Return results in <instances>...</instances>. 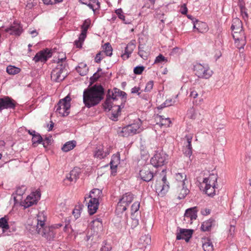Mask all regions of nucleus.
I'll return each instance as SVG.
<instances>
[{
  "mask_svg": "<svg viewBox=\"0 0 251 251\" xmlns=\"http://www.w3.org/2000/svg\"><path fill=\"white\" fill-rule=\"evenodd\" d=\"M71 100L69 95L60 100L55 107V113L62 117L68 116L70 113Z\"/></svg>",
  "mask_w": 251,
  "mask_h": 251,
  "instance_id": "nucleus-5",
  "label": "nucleus"
},
{
  "mask_svg": "<svg viewBox=\"0 0 251 251\" xmlns=\"http://www.w3.org/2000/svg\"><path fill=\"white\" fill-rule=\"evenodd\" d=\"M186 175L184 173H177L176 175V180L179 183V185H185L186 182H187Z\"/></svg>",
  "mask_w": 251,
  "mask_h": 251,
  "instance_id": "nucleus-34",
  "label": "nucleus"
},
{
  "mask_svg": "<svg viewBox=\"0 0 251 251\" xmlns=\"http://www.w3.org/2000/svg\"><path fill=\"white\" fill-rule=\"evenodd\" d=\"M151 237L149 235H144L142 236L139 241V245L140 248H146L147 246L151 244Z\"/></svg>",
  "mask_w": 251,
  "mask_h": 251,
  "instance_id": "nucleus-27",
  "label": "nucleus"
},
{
  "mask_svg": "<svg viewBox=\"0 0 251 251\" xmlns=\"http://www.w3.org/2000/svg\"><path fill=\"white\" fill-rule=\"evenodd\" d=\"M103 58V53L102 52H99L95 57V61L96 63H100Z\"/></svg>",
  "mask_w": 251,
  "mask_h": 251,
  "instance_id": "nucleus-54",
  "label": "nucleus"
},
{
  "mask_svg": "<svg viewBox=\"0 0 251 251\" xmlns=\"http://www.w3.org/2000/svg\"><path fill=\"white\" fill-rule=\"evenodd\" d=\"M86 33L87 32H84L83 30L81 31V33L79 36L78 40L75 41V45L76 47H81V42H82L86 38Z\"/></svg>",
  "mask_w": 251,
  "mask_h": 251,
  "instance_id": "nucleus-41",
  "label": "nucleus"
},
{
  "mask_svg": "<svg viewBox=\"0 0 251 251\" xmlns=\"http://www.w3.org/2000/svg\"><path fill=\"white\" fill-rule=\"evenodd\" d=\"M5 31L10 34L20 35L22 33V29L19 24L14 23L9 28H7Z\"/></svg>",
  "mask_w": 251,
  "mask_h": 251,
  "instance_id": "nucleus-22",
  "label": "nucleus"
},
{
  "mask_svg": "<svg viewBox=\"0 0 251 251\" xmlns=\"http://www.w3.org/2000/svg\"><path fill=\"white\" fill-rule=\"evenodd\" d=\"M124 105L121 104L120 105H114L111 110H112V114L110 119L114 121L118 120V117L121 114V109L124 108Z\"/></svg>",
  "mask_w": 251,
  "mask_h": 251,
  "instance_id": "nucleus-26",
  "label": "nucleus"
},
{
  "mask_svg": "<svg viewBox=\"0 0 251 251\" xmlns=\"http://www.w3.org/2000/svg\"><path fill=\"white\" fill-rule=\"evenodd\" d=\"M118 134L121 136L127 137L136 133L132 128V126L128 125L123 128L120 127L118 130Z\"/></svg>",
  "mask_w": 251,
  "mask_h": 251,
  "instance_id": "nucleus-18",
  "label": "nucleus"
},
{
  "mask_svg": "<svg viewBox=\"0 0 251 251\" xmlns=\"http://www.w3.org/2000/svg\"><path fill=\"white\" fill-rule=\"evenodd\" d=\"M175 100H173L172 99H167L165 100V101L164 102V106H170L171 105H172L175 103Z\"/></svg>",
  "mask_w": 251,
  "mask_h": 251,
  "instance_id": "nucleus-59",
  "label": "nucleus"
},
{
  "mask_svg": "<svg viewBox=\"0 0 251 251\" xmlns=\"http://www.w3.org/2000/svg\"><path fill=\"white\" fill-rule=\"evenodd\" d=\"M167 62V59L166 58H165L164 56H163L162 54H159L158 56H157L155 60L154 61V63H161L162 62Z\"/></svg>",
  "mask_w": 251,
  "mask_h": 251,
  "instance_id": "nucleus-52",
  "label": "nucleus"
},
{
  "mask_svg": "<svg viewBox=\"0 0 251 251\" xmlns=\"http://www.w3.org/2000/svg\"><path fill=\"white\" fill-rule=\"evenodd\" d=\"M109 153L107 149L104 151L103 147L100 146L97 147L94 152V156L99 159H102L105 157Z\"/></svg>",
  "mask_w": 251,
  "mask_h": 251,
  "instance_id": "nucleus-23",
  "label": "nucleus"
},
{
  "mask_svg": "<svg viewBox=\"0 0 251 251\" xmlns=\"http://www.w3.org/2000/svg\"><path fill=\"white\" fill-rule=\"evenodd\" d=\"M89 2L93 5V8L90 9L94 12H95L96 9L100 8V3L99 2L98 0H89Z\"/></svg>",
  "mask_w": 251,
  "mask_h": 251,
  "instance_id": "nucleus-47",
  "label": "nucleus"
},
{
  "mask_svg": "<svg viewBox=\"0 0 251 251\" xmlns=\"http://www.w3.org/2000/svg\"><path fill=\"white\" fill-rule=\"evenodd\" d=\"M185 138L187 140V145H186V147L185 148H189V149H191L192 150V147L191 145V142L192 140V136L190 135H186Z\"/></svg>",
  "mask_w": 251,
  "mask_h": 251,
  "instance_id": "nucleus-51",
  "label": "nucleus"
},
{
  "mask_svg": "<svg viewBox=\"0 0 251 251\" xmlns=\"http://www.w3.org/2000/svg\"><path fill=\"white\" fill-rule=\"evenodd\" d=\"M183 151L184 154L186 156L190 157L192 154V150L191 149H189V148H184Z\"/></svg>",
  "mask_w": 251,
  "mask_h": 251,
  "instance_id": "nucleus-58",
  "label": "nucleus"
},
{
  "mask_svg": "<svg viewBox=\"0 0 251 251\" xmlns=\"http://www.w3.org/2000/svg\"><path fill=\"white\" fill-rule=\"evenodd\" d=\"M47 220V217L43 212H39L37 218L32 221L31 228L29 229L32 232L37 230L38 229H42L46 226L45 222Z\"/></svg>",
  "mask_w": 251,
  "mask_h": 251,
  "instance_id": "nucleus-9",
  "label": "nucleus"
},
{
  "mask_svg": "<svg viewBox=\"0 0 251 251\" xmlns=\"http://www.w3.org/2000/svg\"><path fill=\"white\" fill-rule=\"evenodd\" d=\"M133 195L131 193H126L123 195L117 204L116 210L119 212H123L127 209V206L133 201Z\"/></svg>",
  "mask_w": 251,
  "mask_h": 251,
  "instance_id": "nucleus-8",
  "label": "nucleus"
},
{
  "mask_svg": "<svg viewBox=\"0 0 251 251\" xmlns=\"http://www.w3.org/2000/svg\"><path fill=\"white\" fill-rule=\"evenodd\" d=\"M150 50L145 44H139L138 46V55L143 59L147 60L150 54Z\"/></svg>",
  "mask_w": 251,
  "mask_h": 251,
  "instance_id": "nucleus-21",
  "label": "nucleus"
},
{
  "mask_svg": "<svg viewBox=\"0 0 251 251\" xmlns=\"http://www.w3.org/2000/svg\"><path fill=\"white\" fill-rule=\"evenodd\" d=\"M51 141L50 138L46 137L44 140H42L43 146L46 148L51 144Z\"/></svg>",
  "mask_w": 251,
  "mask_h": 251,
  "instance_id": "nucleus-57",
  "label": "nucleus"
},
{
  "mask_svg": "<svg viewBox=\"0 0 251 251\" xmlns=\"http://www.w3.org/2000/svg\"><path fill=\"white\" fill-rule=\"evenodd\" d=\"M193 27L194 28L197 29L198 32L203 33L207 31L208 28L206 24L204 22L199 21L197 20L193 21Z\"/></svg>",
  "mask_w": 251,
  "mask_h": 251,
  "instance_id": "nucleus-25",
  "label": "nucleus"
},
{
  "mask_svg": "<svg viewBox=\"0 0 251 251\" xmlns=\"http://www.w3.org/2000/svg\"><path fill=\"white\" fill-rule=\"evenodd\" d=\"M82 208L80 206H76L73 211V215L75 219H77L80 215L81 210Z\"/></svg>",
  "mask_w": 251,
  "mask_h": 251,
  "instance_id": "nucleus-48",
  "label": "nucleus"
},
{
  "mask_svg": "<svg viewBox=\"0 0 251 251\" xmlns=\"http://www.w3.org/2000/svg\"><path fill=\"white\" fill-rule=\"evenodd\" d=\"M103 88L100 85H95L84 90L83 99L85 105L90 108L98 104L103 99Z\"/></svg>",
  "mask_w": 251,
  "mask_h": 251,
  "instance_id": "nucleus-1",
  "label": "nucleus"
},
{
  "mask_svg": "<svg viewBox=\"0 0 251 251\" xmlns=\"http://www.w3.org/2000/svg\"><path fill=\"white\" fill-rule=\"evenodd\" d=\"M118 134L121 136L127 137L136 133L132 128V126L128 125L123 128L120 127L118 130Z\"/></svg>",
  "mask_w": 251,
  "mask_h": 251,
  "instance_id": "nucleus-19",
  "label": "nucleus"
},
{
  "mask_svg": "<svg viewBox=\"0 0 251 251\" xmlns=\"http://www.w3.org/2000/svg\"><path fill=\"white\" fill-rule=\"evenodd\" d=\"M135 41L132 40L127 45L125 50V53L122 55L124 59H128L136 47Z\"/></svg>",
  "mask_w": 251,
  "mask_h": 251,
  "instance_id": "nucleus-24",
  "label": "nucleus"
},
{
  "mask_svg": "<svg viewBox=\"0 0 251 251\" xmlns=\"http://www.w3.org/2000/svg\"><path fill=\"white\" fill-rule=\"evenodd\" d=\"M141 125H142L141 121L139 119H138L135 121V123H134L132 124H130L129 125L132 126V128L134 130L135 133L137 134V133H140L142 130V128H141Z\"/></svg>",
  "mask_w": 251,
  "mask_h": 251,
  "instance_id": "nucleus-38",
  "label": "nucleus"
},
{
  "mask_svg": "<svg viewBox=\"0 0 251 251\" xmlns=\"http://www.w3.org/2000/svg\"><path fill=\"white\" fill-rule=\"evenodd\" d=\"M168 159V155L164 151H158L151 159V163L156 168L161 167L167 163Z\"/></svg>",
  "mask_w": 251,
  "mask_h": 251,
  "instance_id": "nucleus-6",
  "label": "nucleus"
},
{
  "mask_svg": "<svg viewBox=\"0 0 251 251\" xmlns=\"http://www.w3.org/2000/svg\"><path fill=\"white\" fill-rule=\"evenodd\" d=\"M31 195H32L35 198H36V201H38L40 199L41 197V194L39 191H36L35 192L32 193L31 194Z\"/></svg>",
  "mask_w": 251,
  "mask_h": 251,
  "instance_id": "nucleus-63",
  "label": "nucleus"
},
{
  "mask_svg": "<svg viewBox=\"0 0 251 251\" xmlns=\"http://www.w3.org/2000/svg\"><path fill=\"white\" fill-rule=\"evenodd\" d=\"M16 101L8 96L0 98V112L4 109H15Z\"/></svg>",
  "mask_w": 251,
  "mask_h": 251,
  "instance_id": "nucleus-10",
  "label": "nucleus"
},
{
  "mask_svg": "<svg viewBox=\"0 0 251 251\" xmlns=\"http://www.w3.org/2000/svg\"><path fill=\"white\" fill-rule=\"evenodd\" d=\"M100 76V75L98 73V72H96L90 78V79L92 81L95 82L97 81Z\"/></svg>",
  "mask_w": 251,
  "mask_h": 251,
  "instance_id": "nucleus-61",
  "label": "nucleus"
},
{
  "mask_svg": "<svg viewBox=\"0 0 251 251\" xmlns=\"http://www.w3.org/2000/svg\"><path fill=\"white\" fill-rule=\"evenodd\" d=\"M190 97H192L193 98H196L198 96V92L193 88H191Z\"/></svg>",
  "mask_w": 251,
  "mask_h": 251,
  "instance_id": "nucleus-60",
  "label": "nucleus"
},
{
  "mask_svg": "<svg viewBox=\"0 0 251 251\" xmlns=\"http://www.w3.org/2000/svg\"><path fill=\"white\" fill-rule=\"evenodd\" d=\"M162 183H157L155 185L156 191L161 194H165L169 189V183L167 181L166 176H164L161 179Z\"/></svg>",
  "mask_w": 251,
  "mask_h": 251,
  "instance_id": "nucleus-15",
  "label": "nucleus"
},
{
  "mask_svg": "<svg viewBox=\"0 0 251 251\" xmlns=\"http://www.w3.org/2000/svg\"><path fill=\"white\" fill-rule=\"evenodd\" d=\"M87 204L88 211L90 215H92L95 214L98 209L99 201L96 198L90 199Z\"/></svg>",
  "mask_w": 251,
  "mask_h": 251,
  "instance_id": "nucleus-16",
  "label": "nucleus"
},
{
  "mask_svg": "<svg viewBox=\"0 0 251 251\" xmlns=\"http://www.w3.org/2000/svg\"><path fill=\"white\" fill-rule=\"evenodd\" d=\"M110 94L111 91L110 90H108V93L106 95V99L104 103L103 104V108L105 110L107 109L108 111H110L113 107V106H112V100L113 99L111 97Z\"/></svg>",
  "mask_w": 251,
  "mask_h": 251,
  "instance_id": "nucleus-29",
  "label": "nucleus"
},
{
  "mask_svg": "<svg viewBox=\"0 0 251 251\" xmlns=\"http://www.w3.org/2000/svg\"><path fill=\"white\" fill-rule=\"evenodd\" d=\"M192 230L190 229L179 228V232L176 233V239H184L188 242L191 238Z\"/></svg>",
  "mask_w": 251,
  "mask_h": 251,
  "instance_id": "nucleus-14",
  "label": "nucleus"
},
{
  "mask_svg": "<svg viewBox=\"0 0 251 251\" xmlns=\"http://www.w3.org/2000/svg\"><path fill=\"white\" fill-rule=\"evenodd\" d=\"M119 154H114L111 158L110 161V167L112 170H115L120 163Z\"/></svg>",
  "mask_w": 251,
  "mask_h": 251,
  "instance_id": "nucleus-31",
  "label": "nucleus"
},
{
  "mask_svg": "<svg viewBox=\"0 0 251 251\" xmlns=\"http://www.w3.org/2000/svg\"><path fill=\"white\" fill-rule=\"evenodd\" d=\"M115 12L117 14V15L118 16L119 18L122 20L123 21H125V16L123 15V11L121 9H117L116 11H115Z\"/></svg>",
  "mask_w": 251,
  "mask_h": 251,
  "instance_id": "nucleus-56",
  "label": "nucleus"
},
{
  "mask_svg": "<svg viewBox=\"0 0 251 251\" xmlns=\"http://www.w3.org/2000/svg\"><path fill=\"white\" fill-rule=\"evenodd\" d=\"M102 196V191L99 189H93L90 192L88 197H85V201H87V199L96 198L99 201L100 199Z\"/></svg>",
  "mask_w": 251,
  "mask_h": 251,
  "instance_id": "nucleus-28",
  "label": "nucleus"
},
{
  "mask_svg": "<svg viewBox=\"0 0 251 251\" xmlns=\"http://www.w3.org/2000/svg\"><path fill=\"white\" fill-rule=\"evenodd\" d=\"M140 207V203L138 201H136L133 203L131 205V214H133L138 211Z\"/></svg>",
  "mask_w": 251,
  "mask_h": 251,
  "instance_id": "nucleus-49",
  "label": "nucleus"
},
{
  "mask_svg": "<svg viewBox=\"0 0 251 251\" xmlns=\"http://www.w3.org/2000/svg\"><path fill=\"white\" fill-rule=\"evenodd\" d=\"M111 97L113 100H118V97L121 98L122 101H125L126 99V94L117 88H114L111 91Z\"/></svg>",
  "mask_w": 251,
  "mask_h": 251,
  "instance_id": "nucleus-20",
  "label": "nucleus"
},
{
  "mask_svg": "<svg viewBox=\"0 0 251 251\" xmlns=\"http://www.w3.org/2000/svg\"><path fill=\"white\" fill-rule=\"evenodd\" d=\"M32 233L33 234L38 233L40 234L48 240L53 239L55 236V233L51 226H45L42 229H38Z\"/></svg>",
  "mask_w": 251,
  "mask_h": 251,
  "instance_id": "nucleus-11",
  "label": "nucleus"
},
{
  "mask_svg": "<svg viewBox=\"0 0 251 251\" xmlns=\"http://www.w3.org/2000/svg\"><path fill=\"white\" fill-rule=\"evenodd\" d=\"M142 179L145 181H150L153 177V173L150 170L148 165L144 166L139 173Z\"/></svg>",
  "mask_w": 251,
  "mask_h": 251,
  "instance_id": "nucleus-13",
  "label": "nucleus"
},
{
  "mask_svg": "<svg viewBox=\"0 0 251 251\" xmlns=\"http://www.w3.org/2000/svg\"><path fill=\"white\" fill-rule=\"evenodd\" d=\"M214 223V220L210 219L203 222L201 226V229L203 231H209Z\"/></svg>",
  "mask_w": 251,
  "mask_h": 251,
  "instance_id": "nucleus-30",
  "label": "nucleus"
},
{
  "mask_svg": "<svg viewBox=\"0 0 251 251\" xmlns=\"http://www.w3.org/2000/svg\"><path fill=\"white\" fill-rule=\"evenodd\" d=\"M76 70L81 76H84L87 74L88 72V68L85 63H81L76 68Z\"/></svg>",
  "mask_w": 251,
  "mask_h": 251,
  "instance_id": "nucleus-32",
  "label": "nucleus"
},
{
  "mask_svg": "<svg viewBox=\"0 0 251 251\" xmlns=\"http://www.w3.org/2000/svg\"><path fill=\"white\" fill-rule=\"evenodd\" d=\"M36 198L32 195L28 196L25 200L24 206L25 208L30 207L37 203Z\"/></svg>",
  "mask_w": 251,
  "mask_h": 251,
  "instance_id": "nucleus-33",
  "label": "nucleus"
},
{
  "mask_svg": "<svg viewBox=\"0 0 251 251\" xmlns=\"http://www.w3.org/2000/svg\"><path fill=\"white\" fill-rule=\"evenodd\" d=\"M66 58L65 57L58 59L56 66L51 72V79L55 82H60L64 79L68 73L67 65L65 63Z\"/></svg>",
  "mask_w": 251,
  "mask_h": 251,
  "instance_id": "nucleus-2",
  "label": "nucleus"
},
{
  "mask_svg": "<svg viewBox=\"0 0 251 251\" xmlns=\"http://www.w3.org/2000/svg\"><path fill=\"white\" fill-rule=\"evenodd\" d=\"M194 70L196 75L201 78L208 79L213 74V71L208 65L197 64L194 66Z\"/></svg>",
  "mask_w": 251,
  "mask_h": 251,
  "instance_id": "nucleus-7",
  "label": "nucleus"
},
{
  "mask_svg": "<svg viewBox=\"0 0 251 251\" xmlns=\"http://www.w3.org/2000/svg\"><path fill=\"white\" fill-rule=\"evenodd\" d=\"M51 52L48 49L40 51L33 57V60L35 62H45L48 58L51 57Z\"/></svg>",
  "mask_w": 251,
  "mask_h": 251,
  "instance_id": "nucleus-12",
  "label": "nucleus"
},
{
  "mask_svg": "<svg viewBox=\"0 0 251 251\" xmlns=\"http://www.w3.org/2000/svg\"><path fill=\"white\" fill-rule=\"evenodd\" d=\"M0 228H2L3 232L5 231L9 228L8 224V219L6 216L0 218Z\"/></svg>",
  "mask_w": 251,
  "mask_h": 251,
  "instance_id": "nucleus-37",
  "label": "nucleus"
},
{
  "mask_svg": "<svg viewBox=\"0 0 251 251\" xmlns=\"http://www.w3.org/2000/svg\"><path fill=\"white\" fill-rule=\"evenodd\" d=\"M180 191L178 198L179 199H183L189 192V190L186 188L185 185H179Z\"/></svg>",
  "mask_w": 251,
  "mask_h": 251,
  "instance_id": "nucleus-40",
  "label": "nucleus"
},
{
  "mask_svg": "<svg viewBox=\"0 0 251 251\" xmlns=\"http://www.w3.org/2000/svg\"><path fill=\"white\" fill-rule=\"evenodd\" d=\"M89 0H79V2L83 4L87 5L90 8H93V5L89 3Z\"/></svg>",
  "mask_w": 251,
  "mask_h": 251,
  "instance_id": "nucleus-64",
  "label": "nucleus"
},
{
  "mask_svg": "<svg viewBox=\"0 0 251 251\" xmlns=\"http://www.w3.org/2000/svg\"><path fill=\"white\" fill-rule=\"evenodd\" d=\"M42 137L39 133L33 134V136L32 137V139L33 145L40 143L42 142Z\"/></svg>",
  "mask_w": 251,
  "mask_h": 251,
  "instance_id": "nucleus-45",
  "label": "nucleus"
},
{
  "mask_svg": "<svg viewBox=\"0 0 251 251\" xmlns=\"http://www.w3.org/2000/svg\"><path fill=\"white\" fill-rule=\"evenodd\" d=\"M197 207H193L187 209L185 211V218H188V222H190V224H192L193 221L196 220L197 217Z\"/></svg>",
  "mask_w": 251,
  "mask_h": 251,
  "instance_id": "nucleus-17",
  "label": "nucleus"
},
{
  "mask_svg": "<svg viewBox=\"0 0 251 251\" xmlns=\"http://www.w3.org/2000/svg\"><path fill=\"white\" fill-rule=\"evenodd\" d=\"M217 180V176L213 174H210L208 177L203 178L201 187L204 188V191L207 195L213 196L215 194Z\"/></svg>",
  "mask_w": 251,
  "mask_h": 251,
  "instance_id": "nucleus-4",
  "label": "nucleus"
},
{
  "mask_svg": "<svg viewBox=\"0 0 251 251\" xmlns=\"http://www.w3.org/2000/svg\"><path fill=\"white\" fill-rule=\"evenodd\" d=\"M104 51L102 52L106 55L110 56L112 54V48L109 43H106L104 45Z\"/></svg>",
  "mask_w": 251,
  "mask_h": 251,
  "instance_id": "nucleus-44",
  "label": "nucleus"
},
{
  "mask_svg": "<svg viewBox=\"0 0 251 251\" xmlns=\"http://www.w3.org/2000/svg\"><path fill=\"white\" fill-rule=\"evenodd\" d=\"M231 29L233 38L236 40H240L242 46L246 44V36L243 30L242 22L239 19H233Z\"/></svg>",
  "mask_w": 251,
  "mask_h": 251,
  "instance_id": "nucleus-3",
  "label": "nucleus"
},
{
  "mask_svg": "<svg viewBox=\"0 0 251 251\" xmlns=\"http://www.w3.org/2000/svg\"><path fill=\"white\" fill-rule=\"evenodd\" d=\"M234 39L235 41V44L236 45V47L239 49H243L244 46L245 45V44L242 46L241 43V41H240V40H236L235 39Z\"/></svg>",
  "mask_w": 251,
  "mask_h": 251,
  "instance_id": "nucleus-62",
  "label": "nucleus"
},
{
  "mask_svg": "<svg viewBox=\"0 0 251 251\" xmlns=\"http://www.w3.org/2000/svg\"><path fill=\"white\" fill-rule=\"evenodd\" d=\"M76 146L75 141H70L66 142L62 147V150L64 152H68L73 150Z\"/></svg>",
  "mask_w": 251,
  "mask_h": 251,
  "instance_id": "nucleus-36",
  "label": "nucleus"
},
{
  "mask_svg": "<svg viewBox=\"0 0 251 251\" xmlns=\"http://www.w3.org/2000/svg\"><path fill=\"white\" fill-rule=\"evenodd\" d=\"M45 4H53L57 2H60L63 0H42Z\"/></svg>",
  "mask_w": 251,
  "mask_h": 251,
  "instance_id": "nucleus-55",
  "label": "nucleus"
},
{
  "mask_svg": "<svg viewBox=\"0 0 251 251\" xmlns=\"http://www.w3.org/2000/svg\"><path fill=\"white\" fill-rule=\"evenodd\" d=\"M159 117L160 120L159 125H160V126H170L171 124V121L169 118H165L163 116H159Z\"/></svg>",
  "mask_w": 251,
  "mask_h": 251,
  "instance_id": "nucleus-43",
  "label": "nucleus"
},
{
  "mask_svg": "<svg viewBox=\"0 0 251 251\" xmlns=\"http://www.w3.org/2000/svg\"><path fill=\"white\" fill-rule=\"evenodd\" d=\"M202 248L204 251H213V246L211 241L208 239H205L202 243Z\"/></svg>",
  "mask_w": 251,
  "mask_h": 251,
  "instance_id": "nucleus-39",
  "label": "nucleus"
},
{
  "mask_svg": "<svg viewBox=\"0 0 251 251\" xmlns=\"http://www.w3.org/2000/svg\"><path fill=\"white\" fill-rule=\"evenodd\" d=\"M144 69L143 66H137L134 69V73L136 75L141 74Z\"/></svg>",
  "mask_w": 251,
  "mask_h": 251,
  "instance_id": "nucleus-53",
  "label": "nucleus"
},
{
  "mask_svg": "<svg viewBox=\"0 0 251 251\" xmlns=\"http://www.w3.org/2000/svg\"><path fill=\"white\" fill-rule=\"evenodd\" d=\"M20 69L14 66L9 65L6 68V72L10 75H16L20 72Z\"/></svg>",
  "mask_w": 251,
  "mask_h": 251,
  "instance_id": "nucleus-42",
  "label": "nucleus"
},
{
  "mask_svg": "<svg viewBox=\"0 0 251 251\" xmlns=\"http://www.w3.org/2000/svg\"><path fill=\"white\" fill-rule=\"evenodd\" d=\"M79 172L76 169H74L72 170L69 175L66 176V179L69 180L70 181H75L76 179L79 177Z\"/></svg>",
  "mask_w": 251,
  "mask_h": 251,
  "instance_id": "nucleus-35",
  "label": "nucleus"
},
{
  "mask_svg": "<svg viewBox=\"0 0 251 251\" xmlns=\"http://www.w3.org/2000/svg\"><path fill=\"white\" fill-rule=\"evenodd\" d=\"M91 20L89 19L85 20L81 25L82 30H83L84 32H87V30L91 25Z\"/></svg>",
  "mask_w": 251,
  "mask_h": 251,
  "instance_id": "nucleus-46",
  "label": "nucleus"
},
{
  "mask_svg": "<svg viewBox=\"0 0 251 251\" xmlns=\"http://www.w3.org/2000/svg\"><path fill=\"white\" fill-rule=\"evenodd\" d=\"M153 86V81L152 80L149 81L146 84L144 91L146 92H151Z\"/></svg>",
  "mask_w": 251,
  "mask_h": 251,
  "instance_id": "nucleus-50",
  "label": "nucleus"
}]
</instances>
